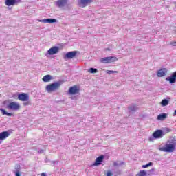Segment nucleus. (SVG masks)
<instances>
[{
    "label": "nucleus",
    "mask_w": 176,
    "mask_h": 176,
    "mask_svg": "<svg viewBox=\"0 0 176 176\" xmlns=\"http://www.w3.org/2000/svg\"><path fill=\"white\" fill-rule=\"evenodd\" d=\"M60 86H61L60 82H55L54 83L47 85L45 87L46 91L47 93H53V91H56V90H58L60 89Z\"/></svg>",
    "instance_id": "nucleus-1"
},
{
    "label": "nucleus",
    "mask_w": 176,
    "mask_h": 176,
    "mask_svg": "<svg viewBox=\"0 0 176 176\" xmlns=\"http://www.w3.org/2000/svg\"><path fill=\"white\" fill-rule=\"evenodd\" d=\"M176 142L173 144H165L164 147L160 148V151L162 152H166L168 153H171L175 151Z\"/></svg>",
    "instance_id": "nucleus-2"
},
{
    "label": "nucleus",
    "mask_w": 176,
    "mask_h": 176,
    "mask_svg": "<svg viewBox=\"0 0 176 176\" xmlns=\"http://www.w3.org/2000/svg\"><path fill=\"white\" fill-rule=\"evenodd\" d=\"M115 61H118V58L116 56L104 57L100 59V62L103 64H109L110 63H115Z\"/></svg>",
    "instance_id": "nucleus-3"
},
{
    "label": "nucleus",
    "mask_w": 176,
    "mask_h": 176,
    "mask_svg": "<svg viewBox=\"0 0 176 176\" xmlns=\"http://www.w3.org/2000/svg\"><path fill=\"white\" fill-rule=\"evenodd\" d=\"M79 91H80V88L77 85H74L69 89L68 94L75 96V94H79Z\"/></svg>",
    "instance_id": "nucleus-4"
},
{
    "label": "nucleus",
    "mask_w": 176,
    "mask_h": 176,
    "mask_svg": "<svg viewBox=\"0 0 176 176\" xmlns=\"http://www.w3.org/2000/svg\"><path fill=\"white\" fill-rule=\"evenodd\" d=\"M7 108L12 111H19L20 109V104L16 102H10Z\"/></svg>",
    "instance_id": "nucleus-5"
},
{
    "label": "nucleus",
    "mask_w": 176,
    "mask_h": 176,
    "mask_svg": "<svg viewBox=\"0 0 176 176\" xmlns=\"http://www.w3.org/2000/svg\"><path fill=\"white\" fill-rule=\"evenodd\" d=\"M93 0H79L78 5L80 8H86L87 5H90Z\"/></svg>",
    "instance_id": "nucleus-6"
},
{
    "label": "nucleus",
    "mask_w": 176,
    "mask_h": 176,
    "mask_svg": "<svg viewBox=\"0 0 176 176\" xmlns=\"http://www.w3.org/2000/svg\"><path fill=\"white\" fill-rule=\"evenodd\" d=\"M60 50V48L58 47L54 46L51 47L47 51V54L50 56H53L54 54H57V52Z\"/></svg>",
    "instance_id": "nucleus-7"
},
{
    "label": "nucleus",
    "mask_w": 176,
    "mask_h": 176,
    "mask_svg": "<svg viewBox=\"0 0 176 176\" xmlns=\"http://www.w3.org/2000/svg\"><path fill=\"white\" fill-rule=\"evenodd\" d=\"M18 99L19 101H28L30 100V96L25 93L19 94L18 95Z\"/></svg>",
    "instance_id": "nucleus-8"
},
{
    "label": "nucleus",
    "mask_w": 176,
    "mask_h": 176,
    "mask_svg": "<svg viewBox=\"0 0 176 176\" xmlns=\"http://www.w3.org/2000/svg\"><path fill=\"white\" fill-rule=\"evenodd\" d=\"M163 135H164V134L162 130H157L153 133V137H154L155 139L162 138Z\"/></svg>",
    "instance_id": "nucleus-9"
},
{
    "label": "nucleus",
    "mask_w": 176,
    "mask_h": 176,
    "mask_svg": "<svg viewBox=\"0 0 176 176\" xmlns=\"http://www.w3.org/2000/svg\"><path fill=\"white\" fill-rule=\"evenodd\" d=\"M77 53L78 52L76 51L69 52L65 54V58H68L69 60H71V58H74V57H76Z\"/></svg>",
    "instance_id": "nucleus-10"
},
{
    "label": "nucleus",
    "mask_w": 176,
    "mask_h": 176,
    "mask_svg": "<svg viewBox=\"0 0 176 176\" xmlns=\"http://www.w3.org/2000/svg\"><path fill=\"white\" fill-rule=\"evenodd\" d=\"M157 75L159 78L166 76L167 75V69L166 68H163V69H160L157 72Z\"/></svg>",
    "instance_id": "nucleus-11"
},
{
    "label": "nucleus",
    "mask_w": 176,
    "mask_h": 176,
    "mask_svg": "<svg viewBox=\"0 0 176 176\" xmlns=\"http://www.w3.org/2000/svg\"><path fill=\"white\" fill-rule=\"evenodd\" d=\"M68 0H58L56 3L58 8H64Z\"/></svg>",
    "instance_id": "nucleus-12"
},
{
    "label": "nucleus",
    "mask_w": 176,
    "mask_h": 176,
    "mask_svg": "<svg viewBox=\"0 0 176 176\" xmlns=\"http://www.w3.org/2000/svg\"><path fill=\"white\" fill-rule=\"evenodd\" d=\"M20 2V0H6V6H12L13 5H16Z\"/></svg>",
    "instance_id": "nucleus-13"
},
{
    "label": "nucleus",
    "mask_w": 176,
    "mask_h": 176,
    "mask_svg": "<svg viewBox=\"0 0 176 176\" xmlns=\"http://www.w3.org/2000/svg\"><path fill=\"white\" fill-rule=\"evenodd\" d=\"M9 135H10V133H9V132H8V131L1 132L0 133V140L3 141V140H6V138H8V137H9Z\"/></svg>",
    "instance_id": "nucleus-14"
},
{
    "label": "nucleus",
    "mask_w": 176,
    "mask_h": 176,
    "mask_svg": "<svg viewBox=\"0 0 176 176\" xmlns=\"http://www.w3.org/2000/svg\"><path fill=\"white\" fill-rule=\"evenodd\" d=\"M39 21H40V23H57V19H45L40 20Z\"/></svg>",
    "instance_id": "nucleus-15"
},
{
    "label": "nucleus",
    "mask_w": 176,
    "mask_h": 176,
    "mask_svg": "<svg viewBox=\"0 0 176 176\" xmlns=\"http://www.w3.org/2000/svg\"><path fill=\"white\" fill-rule=\"evenodd\" d=\"M104 160V155H100L96 158L94 165L95 166H100L102 161Z\"/></svg>",
    "instance_id": "nucleus-16"
},
{
    "label": "nucleus",
    "mask_w": 176,
    "mask_h": 176,
    "mask_svg": "<svg viewBox=\"0 0 176 176\" xmlns=\"http://www.w3.org/2000/svg\"><path fill=\"white\" fill-rule=\"evenodd\" d=\"M166 118H167V114L166 113L160 114L157 118L158 120H164V119H166Z\"/></svg>",
    "instance_id": "nucleus-17"
},
{
    "label": "nucleus",
    "mask_w": 176,
    "mask_h": 176,
    "mask_svg": "<svg viewBox=\"0 0 176 176\" xmlns=\"http://www.w3.org/2000/svg\"><path fill=\"white\" fill-rule=\"evenodd\" d=\"M50 80H52V76L50 75H45L43 78V82H50Z\"/></svg>",
    "instance_id": "nucleus-18"
},
{
    "label": "nucleus",
    "mask_w": 176,
    "mask_h": 176,
    "mask_svg": "<svg viewBox=\"0 0 176 176\" xmlns=\"http://www.w3.org/2000/svg\"><path fill=\"white\" fill-rule=\"evenodd\" d=\"M1 112H2L3 115H6V116H12L11 113H8L5 109H0Z\"/></svg>",
    "instance_id": "nucleus-19"
},
{
    "label": "nucleus",
    "mask_w": 176,
    "mask_h": 176,
    "mask_svg": "<svg viewBox=\"0 0 176 176\" xmlns=\"http://www.w3.org/2000/svg\"><path fill=\"white\" fill-rule=\"evenodd\" d=\"M168 104V100H167V99H164L161 102V105H162V107H167Z\"/></svg>",
    "instance_id": "nucleus-20"
},
{
    "label": "nucleus",
    "mask_w": 176,
    "mask_h": 176,
    "mask_svg": "<svg viewBox=\"0 0 176 176\" xmlns=\"http://www.w3.org/2000/svg\"><path fill=\"white\" fill-rule=\"evenodd\" d=\"M136 176H146V171L145 170H140Z\"/></svg>",
    "instance_id": "nucleus-21"
},
{
    "label": "nucleus",
    "mask_w": 176,
    "mask_h": 176,
    "mask_svg": "<svg viewBox=\"0 0 176 176\" xmlns=\"http://www.w3.org/2000/svg\"><path fill=\"white\" fill-rule=\"evenodd\" d=\"M152 162H149L148 164H146V165H142V168H148V167H151V166H152Z\"/></svg>",
    "instance_id": "nucleus-22"
},
{
    "label": "nucleus",
    "mask_w": 176,
    "mask_h": 176,
    "mask_svg": "<svg viewBox=\"0 0 176 176\" xmlns=\"http://www.w3.org/2000/svg\"><path fill=\"white\" fill-rule=\"evenodd\" d=\"M97 69H94V68H90L89 69V72L90 74H96L97 73Z\"/></svg>",
    "instance_id": "nucleus-23"
},
{
    "label": "nucleus",
    "mask_w": 176,
    "mask_h": 176,
    "mask_svg": "<svg viewBox=\"0 0 176 176\" xmlns=\"http://www.w3.org/2000/svg\"><path fill=\"white\" fill-rule=\"evenodd\" d=\"M107 176H113V173L111 170H108L106 174Z\"/></svg>",
    "instance_id": "nucleus-24"
},
{
    "label": "nucleus",
    "mask_w": 176,
    "mask_h": 176,
    "mask_svg": "<svg viewBox=\"0 0 176 176\" xmlns=\"http://www.w3.org/2000/svg\"><path fill=\"white\" fill-rule=\"evenodd\" d=\"M108 74H118V71L110 70Z\"/></svg>",
    "instance_id": "nucleus-25"
},
{
    "label": "nucleus",
    "mask_w": 176,
    "mask_h": 176,
    "mask_svg": "<svg viewBox=\"0 0 176 176\" xmlns=\"http://www.w3.org/2000/svg\"><path fill=\"white\" fill-rule=\"evenodd\" d=\"M170 46H176V41H172L170 43Z\"/></svg>",
    "instance_id": "nucleus-26"
},
{
    "label": "nucleus",
    "mask_w": 176,
    "mask_h": 176,
    "mask_svg": "<svg viewBox=\"0 0 176 176\" xmlns=\"http://www.w3.org/2000/svg\"><path fill=\"white\" fill-rule=\"evenodd\" d=\"M14 173H15V176H21L20 175V171H19V170L15 171Z\"/></svg>",
    "instance_id": "nucleus-27"
},
{
    "label": "nucleus",
    "mask_w": 176,
    "mask_h": 176,
    "mask_svg": "<svg viewBox=\"0 0 176 176\" xmlns=\"http://www.w3.org/2000/svg\"><path fill=\"white\" fill-rule=\"evenodd\" d=\"M41 176H46V173H41Z\"/></svg>",
    "instance_id": "nucleus-28"
},
{
    "label": "nucleus",
    "mask_w": 176,
    "mask_h": 176,
    "mask_svg": "<svg viewBox=\"0 0 176 176\" xmlns=\"http://www.w3.org/2000/svg\"><path fill=\"white\" fill-rule=\"evenodd\" d=\"M113 166H118V163L117 162H114L113 163Z\"/></svg>",
    "instance_id": "nucleus-29"
},
{
    "label": "nucleus",
    "mask_w": 176,
    "mask_h": 176,
    "mask_svg": "<svg viewBox=\"0 0 176 176\" xmlns=\"http://www.w3.org/2000/svg\"><path fill=\"white\" fill-rule=\"evenodd\" d=\"M173 115L174 116H176V110H175Z\"/></svg>",
    "instance_id": "nucleus-30"
},
{
    "label": "nucleus",
    "mask_w": 176,
    "mask_h": 176,
    "mask_svg": "<svg viewBox=\"0 0 176 176\" xmlns=\"http://www.w3.org/2000/svg\"><path fill=\"white\" fill-rule=\"evenodd\" d=\"M121 164H124V162H122Z\"/></svg>",
    "instance_id": "nucleus-31"
}]
</instances>
